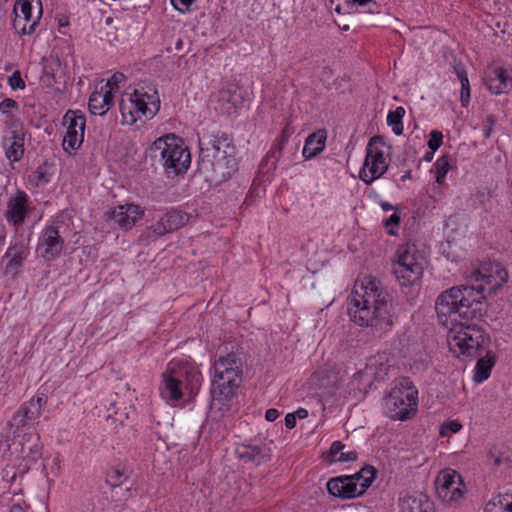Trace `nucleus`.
<instances>
[{"instance_id": "9b49d317", "label": "nucleus", "mask_w": 512, "mask_h": 512, "mask_svg": "<svg viewBox=\"0 0 512 512\" xmlns=\"http://www.w3.org/2000/svg\"><path fill=\"white\" fill-rule=\"evenodd\" d=\"M26 130L23 122L18 117H11L4 122L2 147L5 156L10 162L20 161L25 152Z\"/></svg>"}, {"instance_id": "09e8293b", "label": "nucleus", "mask_w": 512, "mask_h": 512, "mask_svg": "<svg viewBox=\"0 0 512 512\" xmlns=\"http://www.w3.org/2000/svg\"><path fill=\"white\" fill-rule=\"evenodd\" d=\"M112 90H113V87H110V88H102V90L100 91L101 92V97L100 99L103 100V103L106 107H108V109L110 108V106L112 105L113 103V94H112Z\"/></svg>"}, {"instance_id": "f3484780", "label": "nucleus", "mask_w": 512, "mask_h": 512, "mask_svg": "<svg viewBox=\"0 0 512 512\" xmlns=\"http://www.w3.org/2000/svg\"><path fill=\"white\" fill-rule=\"evenodd\" d=\"M64 247V240L59 234L58 228L48 226L43 229L38 242V250L46 261L57 258Z\"/></svg>"}, {"instance_id": "f03ea898", "label": "nucleus", "mask_w": 512, "mask_h": 512, "mask_svg": "<svg viewBox=\"0 0 512 512\" xmlns=\"http://www.w3.org/2000/svg\"><path fill=\"white\" fill-rule=\"evenodd\" d=\"M348 311L354 323L380 331L390 329L396 318L389 293L372 276L355 282Z\"/></svg>"}, {"instance_id": "5701e85b", "label": "nucleus", "mask_w": 512, "mask_h": 512, "mask_svg": "<svg viewBox=\"0 0 512 512\" xmlns=\"http://www.w3.org/2000/svg\"><path fill=\"white\" fill-rule=\"evenodd\" d=\"M326 133L325 131H318L310 134L305 141V145L302 151L303 156L306 159H311L317 154L322 152L325 148Z\"/></svg>"}, {"instance_id": "de8ad7c7", "label": "nucleus", "mask_w": 512, "mask_h": 512, "mask_svg": "<svg viewBox=\"0 0 512 512\" xmlns=\"http://www.w3.org/2000/svg\"><path fill=\"white\" fill-rule=\"evenodd\" d=\"M175 9L184 13L189 10L195 0H170Z\"/></svg>"}, {"instance_id": "ddd939ff", "label": "nucleus", "mask_w": 512, "mask_h": 512, "mask_svg": "<svg viewBox=\"0 0 512 512\" xmlns=\"http://www.w3.org/2000/svg\"><path fill=\"white\" fill-rule=\"evenodd\" d=\"M62 125L66 127L62 141L63 150L68 154H73L83 144L86 117L81 110L69 109L62 118Z\"/></svg>"}, {"instance_id": "b1692460", "label": "nucleus", "mask_w": 512, "mask_h": 512, "mask_svg": "<svg viewBox=\"0 0 512 512\" xmlns=\"http://www.w3.org/2000/svg\"><path fill=\"white\" fill-rule=\"evenodd\" d=\"M485 356L478 359L473 380L476 383H482L490 377L491 370L495 365V356L491 351L486 350Z\"/></svg>"}, {"instance_id": "4468645a", "label": "nucleus", "mask_w": 512, "mask_h": 512, "mask_svg": "<svg viewBox=\"0 0 512 512\" xmlns=\"http://www.w3.org/2000/svg\"><path fill=\"white\" fill-rule=\"evenodd\" d=\"M46 404L47 396L45 394L34 396L24 402L8 422V426L13 429L12 433L15 434L19 429L37 421L42 414V407Z\"/></svg>"}, {"instance_id": "0e129e2a", "label": "nucleus", "mask_w": 512, "mask_h": 512, "mask_svg": "<svg viewBox=\"0 0 512 512\" xmlns=\"http://www.w3.org/2000/svg\"><path fill=\"white\" fill-rule=\"evenodd\" d=\"M67 24H68V21H67V20H62V19H60V20H59V25H60V26H65V25H67Z\"/></svg>"}, {"instance_id": "f704fd0d", "label": "nucleus", "mask_w": 512, "mask_h": 512, "mask_svg": "<svg viewBox=\"0 0 512 512\" xmlns=\"http://www.w3.org/2000/svg\"><path fill=\"white\" fill-rule=\"evenodd\" d=\"M434 167L436 169V182L441 184L450 169V157L448 155H444L438 158Z\"/></svg>"}, {"instance_id": "3c124183", "label": "nucleus", "mask_w": 512, "mask_h": 512, "mask_svg": "<svg viewBox=\"0 0 512 512\" xmlns=\"http://www.w3.org/2000/svg\"><path fill=\"white\" fill-rule=\"evenodd\" d=\"M296 425V415L293 413H288L285 416V426L288 429H293Z\"/></svg>"}, {"instance_id": "603ef678", "label": "nucleus", "mask_w": 512, "mask_h": 512, "mask_svg": "<svg viewBox=\"0 0 512 512\" xmlns=\"http://www.w3.org/2000/svg\"><path fill=\"white\" fill-rule=\"evenodd\" d=\"M293 133V129L291 128L290 124H287L282 132H281V135H280V138L282 139V142H287L288 139L290 138V136L292 135Z\"/></svg>"}, {"instance_id": "37998d69", "label": "nucleus", "mask_w": 512, "mask_h": 512, "mask_svg": "<svg viewBox=\"0 0 512 512\" xmlns=\"http://www.w3.org/2000/svg\"><path fill=\"white\" fill-rule=\"evenodd\" d=\"M461 428H462V425L458 421L451 420V421H448V422H445L442 424L441 429H440V435L447 436V431H450L452 433H457L461 430Z\"/></svg>"}, {"instance_id": "49530a36", "label": "nucleus", "mask_w": 512, "mask_h": 512, "mask_svg": "<svg viewBox=\"0 0 512 512\" xmlns=\"http://www.w3.org/2000/svg\"><path fill=\"white\" fill-rule=\"evenodd\" d=\"M496 122L495 116L488 115L483 122V134L485 138H489L493 131V126Z\"/></svg>"}, {"instance_id": "c756f323", "label": "nucleus", "mask_w": 512, "mask_h": 512, "mask_svg": "<svg viewBox=\"0 0 512 512\" xmlns=\"http://www.w3.org/2000/svg\"><path fill=\"white\" fill-rule=\"evenodd\" d=\"M164 216L166 222H168V230H170V232L183 227L189 219V216L185 212L175 209L168 211Z\"/></svg>"}, {"instance_id": "4be33fe9", "label": "nucleus", "mask_w": 512, "mask_h": 512, "mask_svg": "<svg viewBox=\"0 0 512 512\" xmlns=\"http://www.w3.org/2000/svg\"><path fill=\"white\" fill-rule=\"evenodd\" d=\"M29 255L27 245L22 242L15 243L8 247L4 257L8 259L5 269L7 272L16 273L17 270L23 265L24 261Z\"/></svg>"}, {"instance_id": "864d4df0", "label": "nucleus", "mask_w": 512, "mask_h": 512, "mask_svg": "<svg viewBox=\"0 0 512 512\" xmlns=\"http://www.w3.org/2000/svg\"><path fill=\"white\" fill-rule=\"evenodd\" d=\"M279 417V412L277 409L270 408L265 413V418L269 422L275 421Z\"/></svg>"}, {"instance_id": "423d86ee", "label": "nucleus", "mask_w": 512, "mask_h": 512, "mask_svg": "<svg viewBox=\"0 0 512 512\" xmlns=\"http://www.w3.org/2000/svg\"><path fill=\"white\" fill-rule=\"evenodd\" d=\"M418 406V391L408 377L395 381L394 387L384 399V408L389 418L407 420L414 416Z\"/></svg>"}, {"instance_id": "69168bd1", "label": "nucleus", "mask_w": 512, "mask_h": 512, "mask_svg": "<svg viewBox=\"0 0 512 512\" xmlns=\"http://www.w3.org/2000/svg\"><path fill=\"white\" fill-rule=\"evenodd\" d=\"M336 11H337L338 13H340V7H339V6L336 8Z\"/></svg>"}, {"instance_id": "6e6d98bb", "label": "nucleus", "mask_w": 512, "mask_h": 512, "mask_svg": "<svg viewBox=\"0 0 512 512\" xmlns=\"http://www.w3.org/2000/svg\"><path fill=\"white\" fill-rule=\"evenodd\" d=\"M293 414L296 415V418L304 419L308 416V411L304 408H299Z\"/></svg>"}, {"instance_id": "5fc2aeb1", "label": "nucleus", "mask_w": 512, "mask_h": 512, "mask_svg": "<svg viewBox=\"0 0 512 512\" xmlns=\"http://www.w3.org/2000/svg\"><path fill=\"white\" fill-rule=\"evenodd\" d=\"M374 0H347L348 5H356V6H364L370 2H373Z\"/></svg>"}, {"instance_id": "79ce46f5", "label": "nucleus", "mask_w": 512, "mask_h": 512, "mask_svg": "<svg viewBox=\"0 0 512 512\" xmlns=\"http://www.w3.org/2000/svg\"><path fill=\"white\" fill-rule=\"evenodd\" d=\"M400 222H401V218L397 212L393 213L388 219H386L384 222V226L387 229L388 234L396 235L397 231L394 230L392 228V226H395L396 228H398Z\"/></svg>"}, {"instance_id": "13d9d810", "label": "nucleus", "mask_w": 512, "mask_h": 512, "mask_svg": "<svg viewBox=\"0 0 512 512\" xmlns=\"http://www.w3.org/2000/svg\"><path fill=\"white\" fill-rule=\"evenodd\" d=\"M505 509L502 512H512V495L511 498H509L508 502L504 503Z\"/></svg>"}, {"instance_id": "cd10ccee", "label": "nucleus", "mask_w": 512, "mask_h": 512, "mask_svg": "<svg viewBox=\"0 0 512 512\" xmlns=\"http://www.w3.org/2000/svg\"><path fill=\"white\" fill-rule=\"evenodd\" d=\"M41 15V9L36 13L34 20H24L22 15H15V19L13 21L14 29L20 33L21 35H30L34 33L36 26L38 25V20Z\"/></svg>"}, {"instance_id": "473e14b6", "label": "nucleus", "mask_w": 512, "mask_h": 512, "mask_svg": "<svg viewBox=\"0 0 512 512\" xmlns=\"http://www.w3.org/2000/svg\"><path fill=\"white\" fill-rule=\"evenodd\" d=\"M28 181L35 187H41L50 181V174L46 171L45 168L39 166L36 170L29 174Z\"/></svg>"}, {"instance_id": "2f4dec72", "label": "nucleus", "mask_w": 512, "mask_h": 512, "mask_svg": "<svg viewBox=\"0 0 512 512\" xmlns=\"http://www.w3.org/2000/svg\"><path fill=\"white\" fill-rule=\"evenodd\" d=\"M101 92L94 91L90 97L88 102L89 110L94 115H104L108 111V107H106L103 103V100L100 99Z\"/></svg>"}, {"instance_id": "6ab92c4d", "label": "nucleus", "mask_w": 512, "mask_h": 512, "mask_svg": "<svg viewBox=\"0 0 512 512\" xmlns=\"http://www.w3.org/2000/svg\"><path fill=\"white\" fill-rule=\"evenodd\" d=\"M27 212L28 196L25 192L18 190L7 202L6 219L15 227H18L24 222Z\"/></svg>"}, {"instance_id": "c9c22d12", "label": "nucleus", "mask_w": 512, "mask_h": 512, "mask_svg": "<svg viewBox=\"0 0 512 512\" xmlns=\"http://www.w3.org/2000/svg\"><path fill=\"white\" fill-rule=\"evenodd\" d=\"M126 479L127 475L119 468H112L110 471H108L106 476V482L111 487H118L122 485Z\"/></svg>"}, {"instance_id": "f8f14e48", "label": "nucleus", "mask_w": 512, "mask_h": 512, "mask_svg": "<svg viewBox=\"0 0 512 512\" xmlns=\"http://www.w3.org/2000/svg\"><path fill=\"white\" fill-rule=\"evenodd\" d=\"M151 106L145 103V94H141L140 89H135L133 93L125 94L119 103V109L122 116V122L133 124L141 116L152 118L157 113V101L153 99Z\"/></svg>"}, {"instance_id": "20e7f679", "label": "nucleus", "mask_w": 512, "mask_h": 512, "mask_svg": "<svg viewBox=\"0 0 512 512\" xmlns=\"http://www.w3.org/2000/svg\"><path fill=\"white\" fill-rule=\"evenodd\" d=\"M151 158L158 162L168 177L185 173L191 163V155L184 141L167 134L156 139L149 149Z\"/></svg>"}, {"instance_id": "bb28decb", "label": "nucleus", "mask_w": 512, "mask_h": 512, "mask_svg": "<svg viewBox=\"0 0 512 512\" xmlns=\"http://www.w3.org/2000/svg\"><path fill=\"white\" fill-rule=\"evenodd\" d=\"M454 72L456 73L460 83H461V91H460V101L463 107H467L470 102V84L467 77L466 70L462 65H455Z\"/></svg>"}, {"instance_id": "393cba45", "label": "nucleus", "mask_w": 512, "mask_h": 512, "mask_svg": "<svg viewBox=\"0 0 512 512\" xmlns=\"http://www.w3.org/2000/svg\"><path fill=\"white\" fill-rule=\"evenodd\" d=\"M171 233L168 230V222L163 215L156 223L147 227L146 230L140 235L139 242L143 244H149L151 241H155L157 238Z\"/></svg>"}, {"instance_id": "ea45409f", "label": "nucleus", "mask_w": 512, "mask_h": 512, "mask_svg": "<svg viewBox=\"0 0 512 512\" xmlns=\"http://www.w3.org/2000/svg\"><path fill=\"white\" fill-rule=\"evenodd\" d=\"M287 142H282V139L280 138L277 143L271 148V150L266 155V161H268L270 158L275 159V161L272 163V165L275 167L276 162L280 158L282 154V150Z\"/></svg>"}, {"instance_id": "58836bf2", "label": "nucleus", "mask_w": 512, "mask_h": 512, "mask_svg": "<svg viewBox=\"0 0 512 512\" xmlns=\"http://www.w3.org/2000/svg\"><path fill=\"white\" fill-rule=\"evenodd\" d=\"M487 460L495 467L500 466L503 463V453L501 448L498 446H493L490 448L487 453Z\"/></svg>"}, {"instance_id": "4c0bfd02", "label": "nucleus", "mask_w": 512, "mask_h": 512, "mask_svg": "<svg viewBox=\"0 0 512 512\" xmlns=\"http://www.w3.org/2000/svg\"><path fill=\"white\" fill-rule=\"evenodd\" d=\"M18 109H19V104L12 98H5L0 102V112L3 115H6V119L15 117L12 114V111L18 110Z\"/></svg>"}, {"instance_id": "0eeeda50", "label": "nucleus", "mask_w": 512, "mask_h": 512, "mask_svg": "<svg viewBox=\"0 0 512 512\" xmlns=\"http://www.w3.org/2000/svg\"><path fill=\"white\" fill-rule=\"evenodd\" d=\"M395 257L393 272L401 285H412L422 277L425 258L415 244L399 245Z\"/></svg>"}, {"instance_id": "a18cd8bd", "label": "nucleus", "mask_w": 512, "mask_h": 512, "mask_svg": "<svg viewBox=\"0 0 512 512\" xmlns=\"http://www.w3.org/2000/svg\"><path fill=\"white\" fill-rule=\"evenodd\" d=\"M9 84L13 89H24L25 82L21 77V73L17 70L9 77Z\"/></svg>"}, {"instance_id": "72a5a7b5", "label": "nucleus", "mask_w": 512, "mask_h": 512, "mask_svg": "<svg viewBox=\"0 0 512 512\" xmlns=\"http://www.w3.org/2000/svg\"><path fill=\"white\" fill-rule=\"evenodd\" d=\"M32 3L33 0H19L15 3L13 12L16 16H18V14L22 15L24 20H34L35 16L32 14Z\"/></svg>"}, {"instance_id": "a211bd4d", "label": "nucleus", "mask_w": 512, "mask_h": 512, "mask_svg": "<svg viewBox=\"0 0 512 512\" xmlns=\"http://www.w3.org/2000/svg\"><path fill=\"white\" fill-rule=\"evenodd\" d=\"M486 88L495 95L512 91V70L502 67H490L483 78Z\"/></svg>"}, {"instance_id": "a878e982", "label": "nucleus", "mask_w": 512, "mask_h": 512, "mask_svg": "<svg viewBox=\"0 0 512 512\" xmlns=\"http://www.w3.org/2000/svg\"><path fill=\"white\" fill-rule=\"evenodd\" d=\"M345 445L340 441H334L330 447L329 456L332 462H351L357 459L355 451L344 452Z\"/></svg>"}, {"instance_id": "7ed1b4c3", "label": "nucleus", "mask_w": 512, "mask_h": 512, "mask_svg": "<svg viewBox=\"0 0 512 512\" xmlns=\"http://www.w3.org/2000/svg\"><path fill=\"white\" fill-rule=\"evenodd\" d=\"M236 152L232 138L226 133L204 137L199 141V173L214 184L228 180L238 170Z\"/></svg>"}, {"instance_id": "680f3d73", "label": "nucleus", "mask_w": 512, "mask_h": 512, "mask_svg": "<svg viewBox=\"0 0 512 512\" xmlns=\"http://www.w3.org/2000/svg\"><path fill=\"white\" fill-rule=\"evenodd\" d=\"M182 48H183V41H182V39H178L175 44V49L180 51V50H182Z\"/></svg>"}, {"instance_id": "aec40b11", "label": "nucleus", "mask_w": 512, "mask_h": 512, "mask_svg": "<svg viewBox=\"0 0 512 512\" xmlns=\"http://www.w3.org/2000/svg\"><path fill=\"white\" fill-rule=\"evenodd\" d=\"M235 454L244 464L260 465L270 459V449L264 446L240 444Z\"/></svg>"}, {"instance_id": "052dcab7", "label": "nucleus", "mask_w": 512, "mask_h": 512, "mask_svg": "<svg viewBox=\"0 0 512 512\" xmlns=\"http://www.w3.org/2000/svg\"><path fill=\"white\" fill-rule=\"evenodd\" d=\"M412 177V174H411V170H407L402 176H401V181H406L408 179H411Z\"/></svg>"}, {"instance_id": "39448f33", "label": "nucleus", "mask_w": 512, "mask_h": 512, "mask_svg": "<svg viewBox=\"0 0 512 512\" xmlns=\"http://www.w3.org/2000/svg\"><path fill=\"white\" fill-rule=\"evenodd\" d=\"M214 378L211 394L219 402L230 400L239 387L242 377V359L237 352L219 356L213 364Z\"/></svg>"}, {"instance_id": "1a4fd4ad", "label": "nucleus", "mask_w": 512, "mask_h": 512, "mask_svg": "<svg viewBox=\"0 0 512 512\" xmlns=\"http://www.w3.org/2000/svg\"><path fill=\"white\" fill-rule=\"evenodd\" d=\"M385 146V139L380 135L370 138L366 146V156L359 177L367 185L382 177L388 170L389 156L384 151Z\"/></svg>"}, {"instance_id": "e433bc0d", "label": "nucleus", "mask_w": 512, "mask_h": 512, "mask_svg": "<svg viewBox=\"0 0 512 512\" xmlns=\"http://www.w3.org/2000/svg\"><path fill=\"white\" fill-rule=\"evenodd\" d=\"M509 498H511V495L505 494V495H499L495 497L493 500H491L485 507L484 512H502L505 509V502H508Z\"/></svg>"}, {"instance_id": "2eb2a0df", "label": "nucleus", "mask_w": 512, "mask_h": 512, "mask_svg": "<svg viewBox=\"0 0 512 512\" xmlns=\"http://www.w3.org/2000/svg\"><path fill=\"white\" fill-rule=\"evenodd\" d=\"M436 491L443 502H458L463 496L462 478L455 471H444L436 478Z\"/></svg>"}, {"instance_id": "f257e3e1", "label": "nucleus", "mask_w": 512, "mask_h": 512, "mask_svg": "<svg viewBox=\"0 0 512 512\" xmlns=\"http://www.w3.org/2000/svg\"><path fill=\"white\" fill-rule=\"evenodd\" d=\"M472 284L453 286L441 292L435 310L441 324L450 327L448 344L454 352L477 358L488 349L490 335L474 323L486 314V290L491 295L508 280V272L499 263H484L467 277Z\"/></svg>"}, {"instance_id": "e2e57ef3", "label": "nucleus", "mask_w": 512, "mask_h": 512, "mask_svg": "<svg viewBox=\"0 0 512 512\" xmlns=\"http://www.w3.org/2000/svg\"><path fill=\"white\" fill-rule=\"evenodd\" d=\"M432 157H433V153H432V151H431L430 153H427V154L425 155V160H426V161H430V160L432 159Z\"/></svg>"}, {"instance_id": "dca6fc26", "label": "nucleus", "mask_w": 512, "mask_h": 512, "mask_svg": "<svg viewBox=\"0 0 512 512\" xmlns=\"http://www.w3.org/2000/svg\"><path fill=\"white\" fill-rule=\"evenodd\" d=\"M143 215V208L133 203L118 205L105 213L107 221L122 229H131Z\"/></svg>"}, {"instance_id": "412c9836", "label": "nucleus", "mask_w": 512, "mask_h": 512, "mask_svg": "<svg viewBox=\"0 0 512 512\" xmlns=\"http://www.w3.org/2000/svg\"><path fill=\"white\" fill-rule=\"evenodd\" d=\"M401 512H434L433 503L422 492L406 494L399 500Z\"/></svg>"}, {"instance_id": "4d7b16f0", "label": "nucleus", "mask_w": 512, "mask_h": 512, "mask_svg": "<svg viewBox=\"0 0 512 512\" xmlns=\"http://www.w3.org/2000/svg\"><path fill=\"white\" fill-rule=\"evenodd\" d=\"M380 206L384 211H390L394 209V206L386 201H382Z\"/></svg>"}, {"instance_id": "c85d7f7f", "label": "nucleus", "mask_w": 512, "mask_h": 512, "mask_svg": "<svg viewBox=\"0 0 512 512\" xmlns=\"http://www.w3.org/2000/svg\"><path fill=\"white\" fill-rule=\"evenodd\" d=\"M164 216L166 222H168V230H170V232L183 227L189 219V216L185 212L175 209L168 211Z\"/></svg>"}, {"instance_id": "8fccbe9b", "label": "nucleus", "mask_w": 512, "mask_h": 512, "mask_svg": "<svg viewBox=\"0 0 512 512\" xmlns=\"http://www.w3.org/2000/svg\"><path fill=\"white\" fill-rule=\"evenodd\" d=\"M125 80V76L123 73L116 72L112 75V77L108 80L105 88H110L115 86L118 88V85Z\"/></svg>"}, {"instance_id": "9d476101", "label": "nucleus", "mask_w": 512, "mask_h": 512, "mask_svg": "<svg viewBox=\"0 0 512 512\" xmlns=\"http://www.w3.org/2000/svg\"><path fill=\"white\" fill-rule=\"evenodd\" d=\"M199 372L191 365L172 361L163 374V384L160 387L161 396L172 402L180 400L183 396L182 385L184 380H199Z\"/></svg>"}, {"instance_id": "c03bdc74", "label": "nucleus", "mask_w": 512, "mask_h": 512, "mask_svg": "<svg viewBox=\"0 0 512 512\" xmlns=\"http://www.w3.org/2000/svg\"><path fill=\"white\" fill-rule=\"evenodd\" d=\"M141 90V94H145V103H147L148 106H151V103H153V99L157 101V112L160 109V100L157 95V91L155 88H149V91H145L144 88H139Z\"/></svg>"}, {"instance_id": "7c9ffc66", "label": "nucleus", "mask_w": 512, "mask_h": 512, "mask_svg": "<svg viewBox=\"0 0 512 512\" xmlns=\"http://www.w3.org/2000/svg\"><path fill=\"white\" fill-rule=\"evenodd\" d=\"M405 115V109L402 106L397 107L393 111H389L387 115V124L391 126L392 131L396 135L403 133V122L402 119Z\"/></svg>"}, {"instance_id": "a19ab883", "label": "nucleus", "mask_w": 512, "mask_h": 512, "mask_svg": "<svg viewBox=\"0 0 512 512\" xmlns=\"http://www.w3.org/2000/svg\"><path fill=\"white\" fill-rule=\"evenodd\" d=\"M443 143V134L440 131L433 130L430 133V139L428 141V147L434 153Z\"/></svg>"}, {"instance_id": "6e6552de", "label": "nucleus", "mask_w": 512, "mask_h": 512, "mask_svg": "<svg viewBox=\"0 0 512 512\" xmlns=\"http://www.w3.org/2000/svg\"><path fill=\"white\" fill-rule=\"evenodd\" d=\"M375 477L376 470L374 467L366 466L353 475L331 478L326 486L332 496L351 499L362 496L371 486Z\"/></svg>"}, {"instance_id": "bf43d9fd", "label": "nucleus", "mask_w": 512, "mask_h": 512, "mask_svg": "<svg viewBox=\"0 0 512 512\" xmlns=\"http://www.w3.org/2000/svg\"><path fill=\"white\" fill-rule=\"evenodd\" d=\"M10 512H25L23 507L19 504H14L11 506Z\"/></svg>"}]
</instances>
